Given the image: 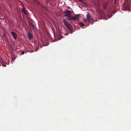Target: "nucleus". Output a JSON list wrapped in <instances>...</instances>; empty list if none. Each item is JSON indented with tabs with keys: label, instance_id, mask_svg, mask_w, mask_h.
<instances>
[{
	"label": "nucleus",
	"instance_id": "obj_4",
	"mask_svg": "<svg viewBox=\"0 0 131 131\" xmlns=\"http://www.w3.org/2000/svg\"><path fill=\"white\" fill-rule=\"evenodd\" d=\"M99 12L101 18H102L105 16L104 12L102 10H99Z\"/></svg>",
	"mask_w": 131,
	"mask_h": 131
},
{
	"label": "nucleus",
	"instance_id": "obj_5",
	"mask_svg": "<svg viewBox=\"0 0 131 131\" xmlns=\"http://www.w3.org/2000/svg\"><path fill=\"white\" fill-rule=\"evenodd\" d=\"M12 34L14 39H16L17 37V34L15 32L12 31Z\"/></svg>",
	"mask_w": 131,
	"mask_h": 131
},
{
	"label": "nucleus",
	"instance_id": "obj_13",
	"mask_svg": "<svg viewBox=\"0 0 131 131\" xmlns=\"http://www.w3.org/2000/svg\"><path fill=\"white\" fill-rule=\"evenodd\" d=\"M127 1L128 3H131V0H126Z\"/></svg>",
	"mask_w": 131,
	"mask_h": 131
},
{
	"label": "nucleus",
	"instance_id": "obj_1",
	"mask_svg": "<svg viewBox=\"0 0 131 131\" xmlns=\"http://www.w3.org/2000/svg\"><path fill=\"white\" fill-rule=\"evenodd\" d=\"M86 17L88 21L90 23L92 24L94 23V20L93 18L90 17L89 14H88L87 15Z\"/></svg>",
	"mask_w": 131,
	"mask_h": 131
},
{
	"label": "nucleus",
	"instance_id": "obj_2",
	"mask_svg": "<svg viewBox=\"0 0 131 131\" xmlns=\"http://www.w3.org/2000/svg\"><path fill=\"white\" fill-rule=\"evenodd\" d=\"M64 14H65V17L67 16L68 17H71L73 16V14H71L70 12V11L67 10L64 13Z\"/></svg>",
	"mask_w": 131,
	"mask_h": 131
},
{
	"label": "nucleus",
	"instance_id": "obj_8",
	"mask_svg": "<svg viewBox=\"0 0 131 131\" xmlns=\"http://www.w3.org/2000/svg\"><path fill=\"white\" fill-rule=\"evenodd\" d=\"M22 12L25 15H27L28 13L26 10V9L24 8H23L21 10Z\"/></svg>",
	"mask_w": 131,
	"mask_h": 131
},
{
	"label": "nucleus",
	"instance_id": "obj_12",
	"mask_svg": "<svg viewBox=\"0 0 131 131\" xmlns=\"http://www.w3.org/2000/svg\"><path fill=\"white\" fill-rule=\"evenodd\" d=\"M79 25L80 27H82L84 26V24L82 23H81L79 24Z\"/></svg>",
	"mask_w": 131,
	"mask_h": 131
},
{
	"label": "nucleus",
	"instance_id": "obj_18",
	"mask_svg": "<svg viewBox=\"0 0 131 131\" xmlns=\"http://www.w3.org/2000/svg\"><path fill=\"white\" fill-rule=\"evenodd\" d=\"M70 13H71V14H72L73 11H70Z\"/></svg>",
	"mask_w": 131,
	"mask_h": 131
},
{
	"label": "nucleus",
	"instance_id": "obj_7",
	"mask_svg": "<svg viewBox=\"0 0 131 131\" xmlns=\"http://www.w3.org/2000/svg\"><path fill=\"white\" fill-rule=\"evenodd\" d=\"M28 37L30 40H31L32 38L33 37V35L30 33H28Z\"/></svg>",
	"mask_w": 131,
	"mask_h": 131
},
{
	"label": "nucleus",
	"instance_id": "obj_3",
	"mask_svg": "<svg viewBox=\"0 0 131 131\" xmlns=\"http://www.w3.org/2000/svg\"><path fill=\"white\" fill-rule=\"evenodd\" d=\"M80 16L78 15L75 16H73L72 17L68 19L70 20H79Z\"/></svg>",
	"mask_w": 131,
	"mask_h": 131
},
{
	"label": "nucleus",
	"instance_id": "obj_15",
	"mask_svg": "<svg viewBox=\"0 0 131 131\" xmlns=\"http://www.w3.org/2000/svg\"><path fill=\"white\" fill-rule=\"evenodd\" d=\"M49 1V0H46L45 2L47 3H48Z\"/></svg>",
	"mask_w": 131,
	"mask_h": 131
},
{
	"label": "nucleus",
	"instance_id": "obj_20",
	"mask_svg": "<svg viewBox=\"0 0 131 131\" xmlns=\"http://www.w3.org/2000/svg\"><path fill=\"white\" fill-rule=\"evenodd\" d=\"M6 64H5V65H3V67H6Z\"/></svg>",
	"mask_w": 131,
	"mask_h": 131
},
{
	"label": "nucleus",
	"instance_id": "obj_6",
	"mask_svg": "<svg viewBox=\"0 0 131 131\" xmlns=\"http://www.w3.org/2000/svg\"><path fill=\"white\" fill-rule=\"evenodd\" d=\"M67 27L71 33L72 32V27L70 24L67 26Z\"/></svg>",
	"mask_w": 131,
	"mask_h": 131
},
{
	"label": "nucleus",
	"instance_id": "obj_17",
	"mask_svg": "<svg viewBox=\"0 0 131 131\" xmlns=\"http://www.w3.org/2000/svg\"><path fill=\"white\" fill-rule=\"evenodd\" d=\"M114 3L115 4L116 3V0H115L114 2Z\"/></svg>",
	"mask_w": 131,
	"mask_h": 131
},
{
	"label": "nucleus",
	"instance_id": "obj_11",
	"mask_svg": "<svg viewBox=\"0 0 131 131\" xmlns=\"http://www.w3.org/2000/svg\"><path fill=\"white\" fill-rule=\"evenodd\" d=\"M29 25L31 26L32 27H33L34 28H35L34 26L33 23H32L30 22L29 23Z\"/></svg>",
	"mask_w": 131,
	"mask_h": 131
},
{
	"label": "nucleus",
	"instance_id": "obj_19",
	"mask_svg": "<svg viewBox=\"0 0 131 131\" xmlns=\"http://www.w3.org/2000/svg\"><path fill=\"white\" fill-rule=\"evenodd\" d=\"M68 8L69 9H70V6H68Z\"/></svg>",
	"mask_w": 131,
	"mask_h": 131
},
{
	"label": "nucleus",
	"instance_id": "obj_16",
	"mask_svg": "<svg viewBox=\"0 0 131 131\" xmlns=\"http://www.w3.org/2000/svg\"><path fill=\"white\" fill-rule=\"evenodd\" d=\"M24 53H25L24 52V51H21V53H22V54H24Z\"/></svg>",
	"mask_w": 131,
	"mask_h": 131
},
{
	"label": "nucleus",
	"instance_id": "obj_10",
	"mask_svg": "<svg viewBox=\"0 0 131 131\" xmlns=\"http://www.w3.org/2000/svg\"><path fill=\"white\" fill-rule=\"evenodd\" d=\"M108 5V3L107 2L103 6V8L104 9H105L106 8L107 6Z\"/></svg>",
	"mask_w": 131,
	"mask_h": 131
},
{
	"label": "nucleus",
	"instance_id": "obj_14",
	"mask_svg": "<svg viewBox=\"0 0 131 131\" xmlns=\"http://www.w3.org/2000/svg\"><path fill=\"white\" fill-rule=\"evenodd\" d=\"M79 1H80L82 3H83L85 5H86V4L84 2H83L82 1V0H78Z\"/></svg>",
	"mask_w": 131,
	"mask_h": 131
},
{
	"label": "nucleus",
	"instance_id": "obj_21",
	"mask_svg": "<svg viewBox=\"0 0 131 131\" xmlns=\"http://www.w3.org/2000/svg\"><path fill=\"white\" fill-rule=\"evenodd\" d=\"M68 35V34H67V35Z\"/></svg>",
	"mask_w": 131,
	"mask_h": 131
},
{
	"label": "nucleus",
	"instance_id": "obj_9",
	"mask_svg": "<svg viewBox=\"0 0 131 131\" xmlns=\"http://www.w3.org/2000/svg\"><path fill=\"white\" fill-rule=\"evenodd\" d=\"M63 23L66 27L70 24H69L68 22L65 20H63Z\"/></svg>",
	"mask_w": 131,
	"mask_h": 131
}]
</instances>
